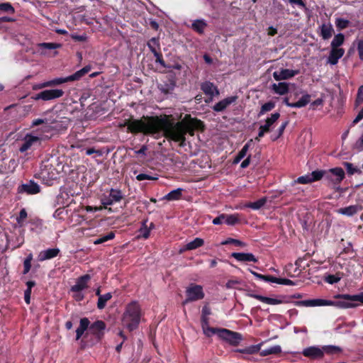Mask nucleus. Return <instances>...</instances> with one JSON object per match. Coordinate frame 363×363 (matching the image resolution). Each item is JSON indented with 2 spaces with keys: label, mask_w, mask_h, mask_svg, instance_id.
I'll return each instance as SVG.
<instances>
[{
  "label": "nucleus",
  "mask_w": 363,
  "mask_h": 363,
  "mask_svg": "<svg viewBox=\"0 0 363 363\" xmlns=\"http://www.w3.org/2000/svg\"><path fill=\"white\" fill-rule=\"evenodd\" d=\"M323 354H337L342 352V349L340 347L335 345H325L323 346Z\"/></svg>",
  "instance_id": "obj_36"
},
{
  "label": "nucleus",
  "mask_w": 363,
  "mask_h": 363,
  "mask_svg": "<svg viewBox=\"0 0 363 363\" xmlns=\"http://www.w3.org/2000/svg\"><path fill=\"white\" fill-rule=\"evenodd\" d=\"M91 279L89 274L80 277L76 284L72 286L71 290L74 292H79L87 287V282Z\"/></svg>",
  "instance_id": "obj_18"
},
{
  "label": "nucleus",
  "mask_w": 363,
  "mask_h": 363,
  "mask_svg": "<svg viewBox=\"0 0 363 363\" xmlns=\"http://www.w3.org/2000/svg\"><path fill=\"white\" fill-rule=\"evenodd\" d=\"M238 99L237 96H231L229 97H227L219 102L216 103L213 106V110L216 112H221L224 111L227 107H228L230 105L233 104Z\"/></svg>",
  "instance_id": "obj_16"
},
{
  "label": "nucleus",
  "mask_w": 363,
  "mask_h": 363,
  "mask_svg": "<svg viewBox=\"0 0 363 363\" xmlns=\"http://www.w3.org/2000/svg\"><path fill=\"white\" fill-rule=\"evenodd\" d=\"M27 218V212L23 208L19 213L18 217L16 218L18 223L21 224Z\"/></svg>",
  "instance_id": "obj_59"
},
{
  "label": "nucleus",
  "mask_w": 363,
  "mask_h": 363,
  "mask_svg": "<svg viewBox=\"0 0 363 363\" xmlns=\"http://www.w3.org/2000/svg\"><path fill=\"white\" fill-rule=\"evenodd\" d=\"M300 304L304 306H330L332 301L325 299H311L305 300L300 302Z\"/></svg>",
  "instance_id": "obj_23"
},
{
  "label": "nucleus",
  "mask_w": 363,
  "mask_h": 363,
  "mask_svg": "<svg viewBox=\"0 0 363 363\" xmlns=\"http://www.w3.org/2000/svg\"><path fill=\"white\" fill-rule=\"evenodd\" d=\"M275 107V103L273 101H269L264 104L261 106V109L259 113H258L259 116H261L264 113L272 111Z\"/></svg>",
  "instance_id": "obj_45"
},
{
  "label": "nucleus",
  "mask_w": 363,
  "mask_h": 363,
  "mask_svg": "<svg viewBox=\"0 0 363 363\" xmlns=\"http://www.w3.org/2000/svg\"><path fill=\"white\" fill-rule=\"evenodd\" d=\"M333 33V26L330 23H323L320 26V35L324 40L332 37Z\"/></svg>",
  "instance_id": "obj_29"
},
{
  "label": "nucleus",
  "mask_w": 363,
  "mask_h": 363,
  "mask_svg": "<svg viewBox=\"0 0 363 363\" xmlns=\"http://www.w3.org/2000/svg\"><path fill=\"white\" fill-rule=\"evenodd\" d=\"M231 257L242 262H257L258 259L252 253L233 252Z\"/></svg>",
  "instance_id": "obj_20"
},
{
  "label": "nucleus",
  "mask_w": 363,
  "mask_h": 363,
  "mask_svg": "<svg viewBox=\"0 0 363 363\" xmlns=\"http://www.w3.org/2000/svg\"><path fill=\"white\" fill-rule=\"evenodd\" d=\"M281 352V347L279 345H274L269 348L262 350L260 352V355L265 357L269 354H277Z\"/></svg>",
  "instance_id": "obj_35"
},
{
  "label": "nucleus",
  "mask_w": 363,
  "mask_h": 363,
  "mask_svg": "<svg viewBox=\"0 0 363 363\" xmlns=\"http://www.w3.org/2000/svg\"><path fill=\"white\" fill-rule=\"evenodd\" d=\"M202 329L203 333L208 337H211L214 334L217 335L218 337L219 331H220L221 328L209 327L208 323V319L203 318V323H202Z\"/></svg>",
  "instance_id": "obj_27"
},
{
  "label": "nucleus",
  "mask_w": 363,
  "mask_h": 363,
  "mask_svg": "<svg viewBox=\"0 0 363 363\" xmlns=\"http://www.w3.org/2000/svg\"><path fill=\"white\" fill-rule=\"evenodd\" d=\"M59 252L60 250L58 248H50L41 251L38 255V259L40 262L50 259L57 257Z\"/></svg>",
  "instance_id": "obj_21"
},
{
  "label": "nucleus",
  "mask_w": 363,
  "mask_h": 363,
  "mask_svg": "<svg viewBox=\"0 0 363 363\" xmlns=\"http://www.w3.org/2000/svg\"><path fill=\"white\" fill-rule=\"evenodd\" d=\"M240 284V281L238 279H231L226 283V287L228 289L235 288V286Z\"/></svg>",
  "instance_id": "obj_62"
},
{
  "label": "nucleus",
  "mask_w": 363,
  "mask_h": 363,
  "mask_svg": "<svg viewBox=\"0 0 363 363\" xmlns=\"http://www.w3.org/2000/svg\"><path fill=\"white\" fill-rule=\"evenodd\" d=\"M18 194H36L40 191V186L33 180L18 186Z\"/></svg>",
  "instance_id": "obj_9"
},
{
  "label": "nucleus",
  "mask_w": 363,
  "mask_h": 363,
  "mask_svg": "<svg viewBox=\"0 0 363 363\" xmlns=\"http://www.w3.org/2000/svg\"><path fill=\"white\" fill-rule=\"evenodd\" d=\"M222 245H228V244H234L237 246H242L245 247L246 245L245 243L242 242V241L233 238H228L226 240L221 242Z\"/></svg>",
  "instance_id": "obj_52"
},
{
  "label": "nucleus",
  "mask_w": 363,
  "mask_h": 363,
  "mask_svg": "<svg viewBox=\"0 0 363 363\" xmlns=\"http://www.w3.org/2000/svg\"><path fill=\"white\" fill-rule=\"evenodd\" d=\"M280 113L278 112L272 113L270 116L265 120V123L260 126L263 128L264 130H267L269 133L272 130L275 123L278 121Z\"/></svg>",
  "instance_id": "obj_22"
},
{
  "label": "nucleus",
  "mask_w": 363,
  "mask_h": 363,
  "mask_svg": "<svg viewBox=\"0 0 363 363\" xmlns=\"http://www.w3.org/2000/svg\"><path fill=\"white\" fill-rule=\"evenodd\" d=\"M262 345V342L257 345H250L243 349H237L235 352L242 354H253L257 353L260 350Z\"/></svg>",
  "instance_id": "obj_30"
},
{
  "label": "nucleus",
  "mask_w": 363,
  "mask_h": 363,
  "mask_svg": "<svg viewBox=\"0 0 363 363\" xmlns=\"http://www.w3.org/2000/svg\"><path fill=\"white\" fill-rule=\"evenodd\" d=\"M225 223L230 225H233L239 222V217L237 214H225Z\"/></svg>",
  "instance_id": "obj_48"
},
{
  "label": "nucleus",
  "mask_w": 363,
  "mask_h": 363,
  "mask_svg": "<svg viewBox=\"0 0 363 363\" xmlns=\"http://www.w3.org/2000/svg\"><path fill=\"white\" fill-rule=\"evenodd\" d=\"M359 210V208L357 205H352L347 207L342 208L338 209L337 212L342 215H345L347 216H352L356 214Z\"/></svg>",
  "instance_id": "obj_31"
},
{
  "label": "nucleus",
  "mask_w": 363,
  "mask_h": 363,
  "mask_svg": "<svg viewBox=\"0 0 363 363\" xmlns=\"http://www.w3.org/2000/svg\"><path fill=\"white\" fill-rule=\"evenodd\" d=\"M250 272L257 279L264 281L266 282H272L277 283V277L270 275H263L259 273H257L252 270H250Z\"/></svg>",
  "instance_id": "obj_39"
},
{
  "label": "nucleus",
  "mask_w": 363,
  "mask_h": 363,
  "mask_svg": "<svg viewBox=\"0 0 363 363\" xmlns=\"http://www.w3.org/2000/svg\"><path fill=\"white\" fill-rule=\"evenodd\" d=\"M201 89L203 93L210 97L211 101L214 96H218L220 92L218 88L210 82H205L201 84Z\"/></svg>",
  "instance_id": "obj_14"
},
{
  "label": "nucleus",
  "mask_w": 363,
  "mask_h": 363,
  "mask_svg": "<svg viewBox=\"0 0 363 363\" xmlns=\"http://www.w3.org/2000/svg\"><path fill=\"white\" fill-rule=\"evenodd\" d=\"M310 100L311 95H309L308 94H305L297 102L294 103V108L304 107L310 102Z\"/></svg>",
  "instance_id": "obj_42"
},
{
  "label": "nucleus",
  "mask_w": 363,
  "mask_h": 363,
  "mask_svg": "<svg viewBox=\"0 0 363 363\" xmlns=\"http://www.w3.org/2000/svg\"><path fill=\"white\" fill-rule=\"evenodd\" d=\"M40 141V138L38 136L32 135L30 134H27L24 137L23 140V143L19 148V151L21 152H24L30 149V147L35 143Z\"/></svg>",
  "instance_id": "obj_15"
},
{
  "label": "nucleus",
  "mask_w": 363,
  "mask_h": 363,
  "mask_svg": "<svg viewBox=\"0 0 363 363\" xmlns=\"http://www.w3.org/2000/svg\"><path fill=\"white\" fill-rule=\"evenodd\" d=\"M153 55L155 57V62L157 63H159L162 67L166 68L167 65H166L164 60L162 59V54L159 52H155V54H153Z\"/></svg>",
  "instance_id": "obj_56"
},
{
  "label": "nucleus",
  "mask_w": 363,
  "mask_h": 363,
  "mask_svg": "<svg viewBox=\"0 0 363 363\" xmlns=\"http://www.w3.org/2000/svg\"><path fill=\"white\" fill-rule=\"evenodd\" d=\"M268 201L267 197H262L260 199L255 201L250 202L245 204V207L250 208L253 210H259L263 207Z\"/></svg>",
  "instance_id": "obj_33"
},
{
  "label": "nucleus",
  "mask_w": 363,
  "mask_h": 363,
  "mask_svg": "<svg viewBox=\"0 0 363 363\" xmlns=\"http://www.w3.org/2000/svg\"><path fill=\"white\" fill-rule=\"evenodd\" d=\"M0 11L8 13H13L15 10L9 2L0 4Z\"/></svg>",
  "instance_id": "obj_50"
},
{
  "label": "nucleus",
  "mask_w": 363,
  "mask_h": 363,
  "mask_svg": "<svg viewBox=\"0 0 363 363\" xmlns=\"http://www.w3.org/2000/svg\"><path fill=\"white\" fill-rule=\"evenodd\" d=\"M182 191V189H177L175 190L170 191L169 194H167L164 198L169 201L177 200L181 197Z\"/></svg>",
  "instance_id": "obj_44"
},
{
  "label": "nucleus",
  "mask_w": 363,
  "mask_h": 363,
  "mask_svg": "<svg viewBox=\"0 0 363 363\" xmlns=\"http://www.w3.org/2000/svg\"><path fill=\"white\" fill-rule=\"evenodd\" d=\"M310 100L311 95H309L308 94H305L297 102L294 103V108L304 107L310 102Z\"/></svg>",
  "instance_id": "obj_43"
},
{
  "label": "nucleus",
  "mask_w": 363,
  "mask_h": 363,
  "mask_svg": "<svg viewBox=\"0 0 363 363\" xmlns=\"http://www.w3.org/2000/svg\"><path fill=\"white\" fill-rule=\"evenodd\" d=\"M186 298L184 301V304L188 302L195 301L197 300L202 299L204 297V293L203 288L200 285H191L187 288L186 291Z\"/></svg>",
  "instance_id": "obj_7"
},
{
  "label": "nucleus",
  "mask_w": 363,
  "mask_h": 363,
  "mask_svg": "<svg viewBox=\"0 0 363 363\" xmlns=\"http://www.w3.org/2000/svg\"><path fill=\"white\" fill-rule=\"evenodd\" d=\"M322 176L323 174L319 170H315L310 174L299 177L296 181L294 182V184H309L320 180L322 179Z\"/></svg>",
  "instance_id": "obj_12"
},
{
  "label": "nucleus",
  "mask_w": 363,
  "mask_h": 363,
  "mask_svg": "<svg viewBox=\"0 0 363 363\" xmlns=\"http://www.w3.org/2000/svg\"><path fill=\"white\" fill-rule=\"evenodd\" d=\"M344 53L345 50L342 48H332L328 58V62L333 65H336Z\"/></svg>",
  "instance_id": "obj_19"
},
{
  "label": "nucleus",
  "mask_w": 363,
  "mask_h": 363,
  "mask_svg": "<svg viewBox=\"0 0 363 363\" xmlns=\"http://www.w3.org/2000/svg\"><path fill=\"white\" fill-rule=\"evenodd\" d=\"M115 237V233L113 232H110L106 235L102 236L100 238L96 239L94 241V244L99 245L104 243L108 240H112Z\"/></svg>",
  "instance_id": "obj_49"
},
{
  "label": "nucleus",
  "mask_w": 363,
  "mask_h": 363,
  "mask_svg": "<svg viewBox=\"0 0 363 363\" xmlns=\"http://www.w3.org/2000/svg\"><path fill=\"white\" fill-rule=\"evenodd\" d=\"M323 174L322 179L333 184H339L345 178V172L341 167H335L328 170H319Z\"/></svg>",
  "instance_id": "obj_5"
},
{
  "label": "nucleus",
  "mask_w": 363,
  "mask_h": 363,
  "mask_svg": "<svg viewBox=\"0 0 363 363\" xmlns=\"http://www.w3.org/2000/svg\"><path fill=\"white\" fill-rule=\"evenodd\" d=\"M340 280V277L332 274L328 275L325 279V281L330 284L337 283Z\"/></svg>",
  "instance_id": "obj_57"
},
{
  "label": "nucleus",
  "mask_w": 363,
  "mask_h": 363,
  "mask_svg": "<svg viewBox=\"0 0 363 363\" xmlns=\"http://www.w3.org/2000/svg\"><path fill=\"white\" fill-rule=\"evenodd\" d=\"M345 40V36L342 33H338L335 35L333 40L331 42V48H340L339 47L342 45Z\"/></svg>",
  "instance_id": "obj_41"
},
{
  "label": "nucleus",
  "mask_w": 363,
  "mask_h": 363,
  "mask_svg": "<svg viewBox=\"0 0 363 363\" xmlns=\"http://www.w3.org/2000/svg\"><path fill=\"white\" fill-rule=\"evenodd\" d=\"M249 296L256 298V299H257L263 303H265L267 304H269V305H277V304H280L282 303V301L281 300H279L277 298H269V297H266V296H263L255 294H249Z\"/></svg>",
  "instance_id": "obj_28"
},
{
  "label": "nucleus",
  "mask_w": 363,
  "mask_h": 363,
  "mask_svg": "<svg viewBox=\"0 0 363 363\" xmlns=\"http://www.w3.org/2000/svg\"><path fill=\"white\" fill-rule=\"evenodd\" d=\"M337 297L344 300L336 301H332L331 306H334L340 308H354L357 306V304L352 303L354 301H358L363 304V293L355 295L342 294L338 295Z\"/></svg>",
  "instance_id": "obj_4"
},
{
  "label": "nucleus",
  "mask_w": 363,
  "mask_h": 363,
  "mask_svg": "<svg viewBox=\"0 0 363 363\" xmlns=\"http://www.w3.org/2000/svg\"><path fill=\"white\" fill-rule=\"evenodd\" d=\"M218 337L234 347L238 346L243 340L240 333L225 328L220 329Z\"/></svg>",
  "instance_id": "obj_6"
},
{
  "label": "nucleus",
  "mask_w": 363,
  "mask_h": 363,
  "mask_svg": "<svg viewBox=\"0 0 363 363\" xmlns=\"http://www.w3.org/2000/svg\"><path fill=\"white\" fill-rule=\"evenodd\" d=\"M357 50L359 58L363 60V40L359 41Z\"/></svg>",
  "instance_id": "obj_64"
},
{
  "label": "nucleus",
  "mask_w": 363,
  "mask_h": 363,
  "mask_svg": "<svg viewBox=\"0 0 363 363\" xmlns=\"http://www.w3.org/2000/svg\"><path fill=\"white\" fill-rule=\"evenodd\" d=\"M105 328L106 324L102 320H97L90 325L89 330L93 334L99 336L101 332L104 330Z\"/></svg>",
  "instance_id": "obj_32"
},
{
  "label": "nucleus",
  "mask_w": 363,
  "mask_h": 363,
  "mask_svg": "<svg viewBox=\"0 0 363 363\" xmlns=\"http://www.w3.org/2000/svg\"><path fill=\"white\" fill-rule=\"evenodd\" d=\"M112 298L111 293L108 292L104 295L100 296L97 302V307L99 309H103L105 308L106 303Z\"/></svg>",
  "instance_id": "obj_38"
},
{
  "label": "nucleus",
  "mask_w": 363,
  "mask_h": 363,
  "mask_svg": "<svg viewBox=\"0 0 363 363\" xmlns=\"http://www.w3.org/2000/svg\"><path fill=\"white\" fill-rule=\"evenodd\" d=\"M206 26L204 20H196L192 23V28L199 33H203Z\"/></svg>",
  "instance_id": "obj_40"
},
{
  "label": "nucleus",
  "mask_w": 363,
  "mask_h": 363,
  "mask_svg": "<svg viewBox=\"0 0 363 363\" xmlns=\"http://www.w3.org/2000/svg\"><path fill=\"white\" fill-rule=\"evenodd\" d=\"M279 284H284V285H288L291 286L294 285V282L288 279H281V278H277V283Z\"/></svg>",
  "instance_id": "obj_60"
},
{
  "label": "nucleus",
  "mask_w": 363,
  "mask_h": 363,
  "mask_svg": "<svg viewBox=\"0 0 363 363\" xmlns=\"http://www.w3.org/2000/svg\"><path fill=\"white\" fill-rule=\"evenodd\" d=\"M62 128V121L57 119H48L46 118V125L43 126V131L48 132L50 130H58Z\"/></svg>",
  "instance_id": "obj_24"
},
{
  "label": "nucleus",
  "mask_w": 363,
  "mask_h": 363,
  "mask_svg": "<svg viewBox=\"0 0 363 363\" xmlns=\"http://www.w3.org/2000/svg\"><path fill=\"white\" fill-rule=\"evenodd\" d=\"M349 23L350 22L348 20L341 18H338L335 21L336 26L340 30L346 28L348 26Z\"/></svg>",
  "instance_id": "obj_51"
},
{
  "label": "nucleus",
  "mask_w": 363,
  "mask_h": 363,
  "mask_svg": "<svg viewBox=\"0 0 363 363\" xmlns=\"http://www.w3.org/2000/svg\"><path fill=\"white\" fill-rule=\"evenodd\" d=\"M363 102V85L361 86L357 92V99L355 101V106H358Z\"/></svg>",
  "instance_id": "obj_55"
},
{
  "label": "nucleus",
  "mask_w": 363,
  "mask_h": 363,
  "mask_svg": "<svg viewBox=\"0 0 363 363\" xmlns=\"http://www.w3.org/2000/svg\"><path fill=\"white\" fill-rule=\"evenodd\" d=\"M123 198L122 193L118 189H111L109 194L101 199L102 204L106 207L119 202Z\"/></svg>",
  "instance_id": "obj_10"
},
{
  "label": "nucleus",
  "mask_w": 363,
  "mask_h": 363,
  "mask_svg": "<svg viewBox=\"0 0 363 363\" xmlns=\"http://www.w3.org/2000/svg\"><path fill=\"white\" fill-rule=\"evenodd\" d=\"M90 321L87 318H83L79 321V326L76 330V340L80 339L84 331L89 328Z\"/></svg>",
  "instance_id": "obj_25"
},
{
  "label": "nucleus",
  "mask_w": 363,
  "mask_h": 363,
  "mask_svg": "<svg viewBox=\"0 0 363 363\" xmlns=\"http://www.w3.org/2000/svg\"><path fill=\"white\" fill-rule=\"evenodd\" d=\"M141 309L136 301L130 303L125 308L123 313L122 322L123 324L132 331L138 328L141 318Z\"/></svg>",
  "instance_id": "obj_2"
},
{
  "label": "nucleus",
  "mask_w": 363,
  "mask_h": 363,
  "mask_svg": "<svg viewBox=\"0 0 363 363\" xmlns=\"http://www.w3.org/2000/svg\"><path fill=\"white\" fill-rule=\"evenodd\" d=\"M302 354L303 356L313 359H318L323 357V347L311 346L305 348Z\"/></svg>",
  "instance_id": "obj_13"
},
{
  "label": "nucleus",
  "mask_w": 363,
  "mask_h": 363,
  "mask_svg": "<svg viewBox=\"0 0 363 363\" xmlns=\"http://www.w3.org/2000/svg\"><path fill=\"white\" fill-rule=\"evenodd\" d=\"M272 89L274 93L279 95H284L289 92V84L286 82H279L278 84H273Z\"/></svg>",
  "instance_id": "obj_26"
},
{
  "label": "nucleus",
  "mask_w": 363,
  "mask_h": 363,
  "mask_svg": "<svg viewBox=\"0 0 363 363\" xmlns=\"http://www.w3.org/2000/svg\"><path fill=\"white\" fill-rule=\"evenodd\" d=\"M345 166L346 167L347 173L350 174H353L357 171V169L354 167V166L351 163L345 162Z\"/></svg>",
  "instance_id": "obj_61"
},
{
  "label": "nucleus",
  "mask_w": 363,
  "mask_h": 363,
  "mask_svg": "<svg viewBox=\"0 0 363 363\" xmlns=\"http://www.w3.org/2000/svg\"><path fill=\"white\" fill-rule=\"evenodd\" d=\"M299 73V70L289 69H281L273 73V77L276 81L286 80L293 78Z\"/></svg>",
  "instance_id": "obj_11"
},
{
  "label": "nucleus",
  "mask_w": 363,
  "mask_h": 363,
  "mask_svg": "<svg viewBox=\"0 0 363 363\" xmlns=\"http://www.w3.org/2000/svg\"><path fill=\"white\" fill-rule=\"evenodd\" d=\"M147 46L153 54H155V52H159V50L160 49L159 38H152L148 41Z\"/></svg>",
  "instance_id": "obj_37"
},
{
  "label": "nucleus",
  "mask_w": 363,
  "mask_h": 363,
  "mask_svg": "<svg viewBox=\"0 0 363 363\" xmlns=\"http://www.w3.org/2000/svg\"><path fill=\"white\" fill-rule=\"evenodd\" d=\"M38 46L42 50H54L60 48L61 45L54 43H39Z\"/></svg>",
  "instance_id": "obj_46"
},
{
  "label": "nucleus",
  "mask_w": 363,
  "mask_h": 363,
  "mask_svg": "<svg viewBox=\"0 0 363 363\" xmlns=\"http://www.w3.org/2000/svg\"><path fill=\"white\" fill-rule=\"evenodd\" d=\"M289 124V121H286L284 122H283L281 123V125L279 126L278 130H277V134L276 135V136L272 138L273 140H277V138H279V137H281L286 128V127Z\"/></svg>",
  "instance_id": "obj_53"
},
{
  "label": "nucleus",
  "mask_w": 363,
  "mask_h": 363,
  "mask_svg": "<svg viewBox=\"0 0 363 363\" xmlns=\"http://www.w3.org/2000/svg\"><path fill=\"white\" fill-rule=\"evenodd\" d=\"M91 67L90 65H86L72 75H69L66 77L55 78L50 81L45 82L41 84L39 86V87L44 88V87H48V86L60 85V84L67 83L69 82L77 81V80L80 79L86 74H87L91 70Z\"/></svg>",
  "instance_id": "obj_3"
},
{
  "label": "nucleus",
  "mask_w": 363,
  "mask_h": 363,
  "mask_svg": "<svg viewBox=\"0 0 363 363\" xmlns=\"http://www.w3.org/2000/svg\"><path fill=\"white\" fill-rule=\"evenodd\" d=\"M154 228L155 225L153 223H150V224L148 225L147 220H144L138 230V235H137V238L147 239L150 237V231Z\"/></svg>",
  "instance_id": "obj_17"
},
{
  "label": "nucleus",
  "mask_w": 363,
  "mask_h": 363,
  "mask_svg": "<svg viewBox=\"0 0 363 363\" xmlns=\"http://www.w3.org/2000/svg\"><path fill=\"white\" fill-rule=\"evenodd\" d=\"M64 94L62 89H47L35 94L33 97L35 100L49 101L60 98Z\"/></svg>",
  "instance_id": "obj_8"
},
{
  "label": "nucleus",
  "mask_w": 363,
  "mask_h": 363,
  "mask_svg": "<svg viewBox=\"0 0 363 363\" xmlns=\"http://www.w3.org/2000/svg\"><path fill=\"white\" fill-rule=\"evenodd\" d=\"M252 142V140L250 141H249L248 143H247L242 148V150L239 152L238 156L236 157L235 158V162H238L239 161H240L243 157H245V156L247 154V152L248 151L249 148H250V143Z\"/></svg>",
  "instance_id": "obj_47"
},
{
  "label": "nucleus",
  "mask_w": 363,
  "mask_h": 363,
  "mask_svg": "<svg viewBox=\"0 0 363 363\" xmlns=\"http://www.w3.org/2000/svg\"><path fill=\"white\" fill-rule=\"evenodd\" d=\"M119 126H127L128 131L133 133H143L145 135H154L162 131L165 138L179 143L180 146L183 147L185 145L186 133L194 135V130L202 129L203 124L200 120L191 118H185L175 123L168 116H164L128 121Z\"/></svg>",
  "instance_id": "obj_1"
},
{
  "label": "nucleus",
  "mask_w": 363,
  "mask_h": 363,
  "mask_svg": "<svg viewBox=\"0 0 363 363\" xmlns=\"http://www.w3.org/2000/svg\"><path fill=\"white\" fill-rule=\"evenodd\" d=\"M204 243V241L203 239L201 238H195L194 240L188 242L185 247H184V250H195L201 246H202Z\"/></svg>",
  "instance_id": "obj_34"
},
{
  "label": "nucleus",
  "mask_w": 363,
  "mask_h": 363,
  "mask_svg": "<svg viewBox=\"0 0 363 363\" xmlns=\"http://www.w3.org/2000/svg\"><path fill=\"white\" fill-rule=\"evenodd\" d=\"M136 179L138 181H143V180H157V177L152 176L150 174H139L136 176Z\"/></svg>",
  "instance_id": "obj_54"
},
{
  "label": "nucleus",
  "mask_w": 363,
  "mask_h": 363,
  "mask_svg": "<svg viewBox=\"0 0 363 363\" xmlns=\"http://www.w3.org/2000/svg\"><path fill=\"white\" fill-rule=\"evenodd\" d=\"M225 214L223 213V214H220V216H218V217L215 218L212 223L214 224V225H220L223 223L225 222Z\"/></svg>",
  "instance_id": "obj_58"
},
{
  "label": "nucleus",
  "mask_w": 363,
  "mask_h": 363,
  "mask_svg": "<svg viewBox=\"0 0 363 363\" xmlns=\"http://www.w3.org/2000/svg\"><path fill=\"white\" fill-rule=\"evenodd\" d=\"M71 38L76 41H80V42H84L86 40V35H76V34H72Z\"/></svg>",
  "instance_id": "obj_63"
}]
</instances>
